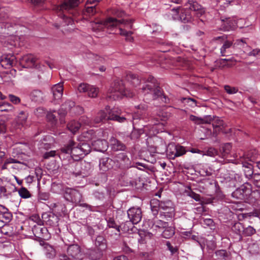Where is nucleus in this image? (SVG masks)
Here are the masks:
<instances>
[{
    "label": "nucleus",
    "instance_id": "f257e3e1",
    "mask_svg": "<svg viewBox=\"0 0 260 260\" xmlns=\"http://www.w3.org/2000/svg\"><path fill=\"white\" fill-rule=\"evenodd\" d=\"M172 18L174 20L179 19L183 23H190L194 20V18H200L205 13L204 8L197 2L189 0L188 4L185 8L178 7L173 8Z\"/></svg>",
    "mask_w": 260,
    "mask_h": 260
},
{
    "label": "nucleus",
    "instance_id": "f03ea898",
    "mask_svg": "<svg viewBox=\"0 0 260 260\" xmlns=\"http://www.w3.org/2000/svg\"><path fill=\"white\" fill-rule=\"evenodd\" d=\"M144 94H150L153 100L160 99L165 103H169L170 99L164 94L157 80L152 76H149L145 84L141 88Z\"/></svg>",
    "mask_w": 260,
    "mask_h": 260
},
{
    "label": "nucleus",
    "instance_id": "7ed1b4c3",
    "mask_svg": "<svg viewBox=\"0 0 260 260\" xmlns=\"http://www.w3.org/2000/svg\"><path fill=\"white\" fill-rule=\"evenodd\" d=\"M83 0H64L60 5L55 7V10L58 13V16L64 20L67 25L72 24L73 18L71 16H68L66 13L72 14L75 17L77 14L76 7L82 2Z\"/></svg>",
    "mask_w": 260,
    "mask_h": 260
},
{
    "label": "nucleus",
    "instance_id": "20e7f679",
    "mask_svg": "<svg viewBox=\"0 0 260 260\" xmlns=\"http://www.w3.org/2000/svg\"><path fill=\"white\" fill-rule=\"evenodd\" d=\"M134 95L135 94L133 92L125 89L122 80L116 79L114 81L111 87L108 90L106 99L108 101H115L119 98H121L123 95L128 98H132Z\"/></svg>",
    "mask_w": 260,
    "mask_h": 260
},
{
    "label": "nucleus",
    "instance_id": "39448f33",
    "mask_svg": "<svg viewBox=\"0 0 260 260\" xmlns=\"http://www.w3.org/2000/svg\"><path fill=\"white\" fill-rule=\"evenodd\" d=\"M133 19L129 20H117L116 18L109 17L105 21L99 20L98 21H91L92 29L94 31L102 30L104 27L109 29H112L118 26L120 24H123L125 25H128V28H132Z\"/></svg>",
    "mask_w": 260,
    "mask_h": 260
},
{
    "label": "nucleus",
    "instance_id": "423d86ee",
    "mask_svg": "<svg viewBox=\"0 0 260 260\" xmlns=\"http://www.w3.org/2000/svg\"><path fill=\"white\" fill-rule=\"evenodd\" d=\"M58 258L59 260H83L84 254L78 244H72L68 245L67 253L59 254Z\"/></svg>",
    "mask_w": 260,
    "mask_h": 260
},
{
    "label": "nucleus",
    "instance_id": "0eeeda50",
    "mask_svg": "<svg viewBox=\"0 0 260 260\" xmlns=\"http://www.w3.org/2000/svg\"><path fill=\"white\" fill-rule=\"evenodd\" d=\"M136 168L133 167L121 172L119 175V180L122 185L138 188Z\"/></svg>",
    "mask_w": 260,
    "mask_h": 260
},
{
    "label": "nucleus",
    "instance_id": "6e6552de",
    "mask_svg": "<svg viewBox=\"0 0 260 260\" xmlns=\"http://www.w3.org/2000/svg\"><path fill=\"white\" fill-rule=\"evenodd\" d=\"M70 167L72 169L70 172L76 176H81L85 177L89 176L92 171L91 164L85 160L72 163Z\"/></svg>",
    "mask_w": 260,
    "mask_h": 260
},
{
    "label": "nucleus",
    "instance_id": "1a4fd4ad",
    "mask_svg": "<svg viewBox=\"0 0 260 260\" xmlns=\"http://www.w3.org/2000/svg\"><path fill=\"white\" fill-rule=\"evenodd\" d=\"M127 214L129 221L124 223L123 229L124 231H128L129 229L126 228L128 224H136L138 223L142 219V213L141 209L139 207H132L127 211Z\"/></svg>",
    "mask_w": 260,
    "mask_h": 260
},
{
    "label": "nucleus",
    "instance_id": "9d476101",
    "mask_svg": "<svg viewBox=\"0 0 260 260\" xmlns=\"http://www.w3.org/2000/svg\"><path fill=\"white\" fill-rule=\"evenodd\" d=\"M158 208L161 210L160 216L162 219H172L175 215L174 204L170 200L159 202Z\"/></svg>",
    "mask_w": 260,
    "mask_h": 260
},
{
    "label": "nucleus",
    "instance_id": "9b49d317",
    "mask_svg": "<svg viewBox=\"0 0 260 260\" xmlns=\"http://www.w3.org/2000/svg\"><path fill=\"white\" fill-rule=\"evenodd\" d=\"M105 110L108 113L109 119L110 120L115 121L119 123L127 122L129 121H132L130 118L127 117L119 116L121 110L118 108L110 109V106H107L105 108Z\"/></svg>",
    "mask_w": 260,
    "mask_h": 260
},
{
    "label": "nucleus",
    "instance_id": "f8f14e48",
    "mask_svg": "<svg viewBox=\"0 0 260 260\" xmlns=\"http://www.w3.org/2000/svg\"><path fill=\"white\" fill-rule=\"evenodd\" d=\"M64 198L68 201L75 204H79L82 200V194L75 189L66 188L63 192Z\"/></svg>",
    "mask_w": 260,
    "mask_h": 260
},
{
    "label": "nucleus",
    "instance_id": "ddd939ff",
    "mask_svg": "<svg viewBox=\"0 0 260 260\" xmlns=\"http://www.w3.org/2000/svg\"><path fill=\"white\" fill-rule=\"evenodd\" d=\"M250 191V183L245 182L237 188L232 194L233 198L238 200H245L247 199L248 193Z\"/></svg>",
    "mask_w": 260,
    "mask_h": 260
},
{
    "label": "nucleus",
    "instance_id": "4468645a",
    "mask_svg": "<svg viewBox=\"0 0 260 260\" xmlns=\"http://www.w3.org/2000/svg\"><path fill=\"white\" fill-rule=\"evenodd\" d=\"M78 90L80 92H86L91 98H95L98 95L99 89L97 88L90 85L87 83H81L78 87Z\"/></svg>",
    "mask_w": 260,
    "mask_h": 260
},
{
    "label": "nucleus",
    "instance_id": "2eb2a0df",
    "mask_svg": "<svg viewBox=\"0 0 260 260\" xmlns=\"http://www.w3.org/2000/svg\"><path fill=\"white\" fill-rule=\"evenodd\" d=\"M221 24L220 29L223 31H230L235 29L236 27V21L230 17L221 16L220 17Z\"/></svg>",
    "mask_w": 260,
    "mask_h": 260
},
{
    "label": "nucleus",
    "instance_id": "dca6fc26",
    "mask_svg": "<svg viewBox=\"0 0 260 260\" xmlns=\"http://www.w3.org/2000/svg\"><path fill=\"white\" fill-rule=\"evenodd\" d=\"M36 58L31 54H26L20 59V64L25 68H32L35 66Z\"/></svg>",
    "mask_w": 260,
    "mask_h": 260
},
{
    "label": "nucleus",
    "instance_id": "f3484780",
    "mask_svg": "<svg viewBox=\"0 0 260 260\" xmlns=\"http://www.w3.org/2000/svg\"><path fill=\"white\" fill-rule=\"evenodd\" d=\"M85 255L90 260H99L103 255V251L94 247L87 250Z\"/></svg>",
    "mask_w": 260,
    "mask_h": 260
},
{
    "label": "nucleus",
    "instance_id": "a211bd4d",
    "mask_svg": "<svg viewBox=\"0 0 260 260\" xmlns=\"http://www.w3.org/2000/svg\"><path fill=\"white\" fill-rule=\"evenodd\" d=\"M8 210L4 206L0 205V221L3 223L2 226L9 222L12 219V215Z\"/></svg>",
    "mask_w": 260,
    "mask_h": 260
},
{
    "label": "nucleus",
    "instance_id": "6ab92c4d",
    "mask_svg": "<svg viewBox=\"0 0 260 260\" xmlns=\"http://www.w3.org/2000/svg\"><path fill=\"white\" fill-rule=\"evenodd\" d=\"M31 100L38 104L44 101V96L43 92L39 89H34L29 94Z\"/></svg>",
    "mask_w": 260,
    "mask_h": 260
},
{
    "label": "nucleus",
    "instance_id": "aec40b11",
    "mask_svg": "<svg viewBox=\"0 0 260 260\" xmlns=\"http://www.w3.org/2000/svg\"><path fill=\"white\" fill-rule=\"evenodd\" d=\"M63 85L59 83L53 86L51 88V92L55 100H60L63 94Z\"/></svg>",
    "mask_w": 260,
    "mask_h": 260
},
{
    "label": "nucleus",
    "instance_id": "412c9836",
    "mask_svg": "<svg viewBox=\"0 0 260 260\" xmlns=\"http://www.w3.org/2000/svg\"><path fill=\"white\" fill-rule=\"evenodd\" d=\"M109 141L111 148L113 151H124L125 150V145L115 138L112 137Z\"/></svg>",
    "mask_w": 260,
    "mask_h": 260
},
{
    "label": "nucleus",
    "instance_id": "4be33fe9",
    "mask_svg": "<svg viewBox=\"0 0 260 260\" xmlns=\"http://www.w3.org/2000/svg\"><path fill=\"white\" fill-rule=\"evenodd\" d=\"M95 247L104 251L107 248V240L104 236L102 235L98 236L94 240Z\"/></svg>",
    "mask_w": 260,
    "mask_h": 260
},
{
    "label": "nucleus",
    "instance_id": "5701e85b",
    "mask_svg": "<svg viewBox=\"0 0 260 260\" xmlns=\"http://www.w3.org/2000/svg\"><path fill=\"white\" fill-rule=\"evenodd\" d=\"M54 139L50 136H46L41 140L40 146L42 149L48 150L53 146Z\"/></svg>",
    "mask_w": 260,
    "mask_h": 260
},
{
    "label": "nucleus",
    "instance_id": "b1692460",
    "mask_svg": "<svg viewBox=\"0 0 260 260\" xmlns=\"http://www.w3.org/2000/svg\"><path fill=\"white\" fill-rule=\"evenodd\" d=\"M147 106L146 105H140L138 106V111L136 112L133 116V120L141 119L145 118L147 114L145 112L147 110Z\"/></svg>",
    "mask_w": 260,
    "mask_h": 260
},
{
    "label": "nucleus",
    "instance_id": "393cba45",
    "mask_svg": "<svg viewBox=\"0 0 260 260\" xmlns=\"http://www.w3.org/2000/svg\"><path fill=\"white\" fill-rule=\"evenodd\" d=\"M250 192L248 193L247 200L250 203H254L260 199V191L257 189L252 190L250 183Z\"/></svg>",
    "mask_w": 260,
    "mask_h": 260
},
{
    "label": "nucleus",
    "instance_id": "a878e982",
    "mask_svg": "<svg viewBox=\"0 0 260 260\" xmlns=\"http://www.w3.org/2000/svg\"><path fill=\"white\" fill-rule=\"evenodd\" d=\"M113 160L109 157L101 158L99 161V167L101 170L106 172L112 168Z\"/></svg>",
    "mask_w": 260,
    "mask_h": 260
},
{
    "label": "nucleus",
    "instance_id": "bb28decb",
    "mask_svg": "<svg viewBox=\"0 0 260 260\" xmlns=\"http://www.w3.org/2000/svg\"><path fill=\"white\" fill-rule=\"evenodd\" d=\"M77 142L73 140H70L63 147L60 148V154H67L71 155L72 150L75 146Z\"/></svg>",
    "mask_w": 260,
    "mask_h": 260
},
{
    "label": "nucleus",
    "instance_id": "cd10ccee",
    "mask_svg": "<svg viewBox=\"0 0 260 260\" xmlns=\"http://www.w3.org/2000/svg\"><path fill=\"white\" fill-rule=\"evenodd\" d=\"M125 79L128 82H129L134 86L136 87L139 85L141 83V79L139 78V76L131 72L126 73Z\"/></svg>",
    "mask_w": 260,
    "mask_h": 260
},
{
    "label": "nucleus",
    "instance_id": "c85d7f7f",
    "mask_svg": "<svg viewBox=\"0 0 260 260\" xmlns=\"http://www.w3.org/2000/svg\"><path fill=\"white\" fill-rule=\"evenodd\" d=\"M109 120H110L109 119V115L107 111L104 110H101L94 119V121L96 123L106 122Z\"/></svg>",
    "mask_w": 260,
    "mask_h": 260
},
{
    "label": "nucleus",
    "instance_id": "c756f323",
    "mask_svg": "<svg viewBox=\"0 0 260 260\" xmlns=\"http://www.w3.org/2000/svg\"><path fill=\"white\" fill-rule=\"evenodd\" d=\"M70 155L74 159L76 160H79L84 156L78 145V142H77L75 146L72 150V152Z\"/></svg>",
    "mask_w": 260,
    "mask_h": 260
},
{
    "label": "nucleus",
    "instance_id": "7c9ffc66",
    "mask_svg": "<svg viewBox=\"0 0 260 260\" xmlns=\"http://www.w3.org/2000/svg\"><path fill=\"white\" fill-rule=\"evenodd\" d=\"M176 145L174 143H170L168 145L166 152L168 157L171 159H174L177 157Z\"/></svg>",
    "mask_w": 260,
    "mask_h": 260
},
{
    "label": "nucleus",
    "instance_id": "2f4dec72",
    "mask_svg": "<svg viewBox=\"0 0 260 260\" xmlns=\"http://www.w3.org/2000/svg\"><path fill=\"white\" fill-rule=\"evenodd\" d=\"M96 13L95 5L89 6L86 5L85 9L83 11V18L85 19H88V17L93 16Z\"/></svg>",
    "mask_w": 260,
    "mask_h": 260
},
{
    "label": "nucleus",
    "instance_id": "473e14b6",
    "mask_svg": "<svg viewBox=\"0 0 260 260\" xmlns=\"http://www.w3.org/2000/svg\"><path fill=\"white\" fill-rule=\"evenodd\" d=\"M243 167L245 168L243 171L245 177L247 178L250 177L252 178L253 175L254 174H253L252 165L250 163L244 162H243Z\"/></svg>",
    "mask_w": 260,
    "mask_h": 260
},
{
    "label": "nucleus",
    "instance_id": "72a5a7b5",
    "mask_svg": "<svg viewBox=\"0 0 260 260\" xmlns=\"http://www.w3.org/2000/svg\"><path fill=\"white\" fill-rule=\"evenodd\" d=\"M82 123L76 120H72L68 123L67 127L72 133H76L81 127Z\"/></svg>",
    "mask_w": 260,
    "mask_h": 260
},
{
    "label": "nucleus",
    "instance_id": "f704fd0d",
    "mask_svg": "<svg viewBox=\"0 0 260 260\" xmlns=\"http://www.w3.org/2000/svg\"><path fill=\"white\" fill-rule=\"evenodd\" d=\"M14 56L9 57L8 56L3 57L1 59V63L3 67L5 66V68L12 67L14 63Z\"/></svg>",
    "mask_w": 260,
    "mask_h": 260
},
{
    "label": "nucleus",
    "instance_id": "c9c22d12",
    "mask_svg": "<svg viewBox=\"0 0 260 260\" xmlns=\"http://www.w3.org/2000/svg\"><path fill=\"white\" fill-rule=\"evenodd\" d=\"M3 181L0 179V198H8L11 194V191L3 185Z\"/></svg>",
    "mask_w": 260,
    "mask_h": 260
},
{
    "label": "nucleus",
    "instance_id": "e433bc0d",
    "mask_svg": "<svg viewBox=\"0 0 260 260\" xmlns=\"http://www.w3.org/2000/svg\"><path fill=\"white\" fill-rule=\"evenodd\" d=\"M232 149V146L230 143L224 144L220 148L221 155L223 158H227L228 155L230 154Z\"/></svg>",
    "mask_w": 260,
    "mask_h": 260
},
{
    "label": "nucleus",
    "instance_id": "4c0bfd02",
    "mask_svg": "<svg viewBox=\"0 0 260 260\" xmlns=\"http://www.w3.org/2000/svg\"><path fill=\"white\" fill-rule=\"evenodd\" d=\"M200 222L204 228L209 227L211 230L215 229L214 222L211 218H201L200 219Z\"/></svg>",
    "mask_w": 260,
    "mask_h": 260
},
{
    "label": "nucleus",
    "instance_id": "58836bf2",
    "mask_svg": "<svg viewBox=\"0 0 260 260\" xmlns=\"http://www.w3.org/2000/svg\"><path fill=\"white\" fill-rule=\"evenodd\" d=\"M230 187H235L237 186L238 183H242V176L238 174H235L234 176L231 177V179L229 180Z\"/></svg>",
    "mask_w": 260,
    "mask_h": 260
},
{
    "label": "nucleus",
    "instance_id": "ea45409f",
    "mask_svg": "<svg viewBox=\"0 0 260 260\" xmlns=\"http://www.w3.org/2000/svg\"><path fill=\"white\" fill-rule=\"evenodd\" d=\"M144 133V130L143 128L136 129L134 128L129 135V137L132 140H137Z\"/></svg>",
    "mask_w": 260,
    "mask_h": 260
},
{
    "label": "nucleus",
    "instance_id": "a19ab883",
    "mask_svg": "<svg viewBox=\"0 0 260 260\" xmlns=\"http://www.w3.org/2000/svg\"><path fill=\"white\" fill-rule=\"evenodd\" d=\"M175 234L174 229L171 226H168L162 232V237L166 239H169L172 237Z\"/></svg>",
    "mask_w": 260,
    "mask_h": 260
},
{
    "label": "nucleus",
    "instance_id": "79ce46f5",
    "mask_svg": "<svg viewBox=\"0 0 260 260\" xmlns=\"http://www.w3.org/2000/svg\"><path fill=\"white\" fill-rule=\"evenodd\" d=\"M243 229V225L239 222H235L232 227V231L236 233L237 234L240 235L241 238H242V234Z\"/></svg>",
    "mask_w": 260,
    "mask_h": 260
},
{
    "label": "nucleus",
    "instance_id": "37998d69",
    "mask_svg": "<svg viewBox=\"0 0 260 260\" xmlns=\"http://www.w3.org/2000/svg\"><path fill=\"white\" fill-rule=\"evenodd\" d=\"M215 255L220 259L228 260L230 256V253L225 250L221 249L215 252Z\"/></svg>",
    "mask_w": 260,
    "mask_h": 260
},
{
    "label": "nucleus",
    "instance_id": "c03bdc74",
    "mask_svg": "<svg viewBox=\"0 0 260 260\" xmlns=\"http://www.w3.org/2000/svg\"><path fill=\"white\" fill-rule=\"evenodd\" d=\"M78 145L84 156L90 152L91 147L89 144L86 142H78Z\"/></svg>",
    "mask_w": 260,
    "mask_h": 260
},
{
    "label": "nucleus",
    "instance_id": "a18cd8bd",
    "mask_svg": "<svg viewBox=\"0 0 260 260\" xmlns=\"http://www.w3.org/2000/svg\"><path fill=\"white\" fill-rule=\"evenodd\" d=\"M50 193L47 192H44L39 190L37 196V199L39 202H43L48 200L50 198Z\"/></svg>",
    "mask_w": 260,
    "mask_h": 260
},
{
    "label": "nucleus",
    "instance_id": "49530a36",
    "mask_svg": "<svg viewBox=\"0 0 260 260\" xmlns=\"http://www.w3.org/2000/svg\"><path fill=\"white\" fill-rule=\"evenodd\" d=\"M168 117L167 113L164 112L163 111H160L156 115V117L152 120H156V122H154V125L159 124L160 123L159 120L165 121Z\"/></svg>",
    "mask_w": 260,
    "mask_h": 260
},
{
    "label": "nucleus",
    "instance_id": "de8ad7c7",
    "mask_svg": "<svg viewBox=\"0 0 260 260\" xmlns=\"http://www.w3.org/2000/svg\"><path fill=\"white\" fill-rule=\"evenodd\" d=\"M104 144H105V146H107V142L106 141L99 139L96 141H94L92 143V145L94 147V148L98 151H103V149L105 148L103 146Z\"/></svg>",
    "mask_w": 260,
    "mask_h": 260
},
{
    "label": "nucleus",
    "instance_id": "09e8293b",
    "mask_svg": "<svg viewBox=\"0 0 260 260\" xmlns=\"http://www.w3.org/2000/svg\"><path fill=\"white\" fill-rule=\"evenodd\" d=\"M187 189L185 190V193L187 195L196 201H200L201 200L200 195L193 191L190 186H187Z\"/></svg>",
    "mask_w": 260,
    "mask_h": 260
},
{
    "label": "nucleus",
    "instance_id": "8fccbe9b",
    "mask_svg": "<svg viewBox=\"0 0 260 260\" xmlns=\"http://www.w3.org/2000/svg\"><path fill=\"white\" fill-rule=\"evenodd\" d=\"M255 233L256 230L253 227L248 226L247 228L244 227L242 235L244 237H249L255 234Z\"/></svg>",
    "mask_w": 260,
    "mask_h": 260
},
{
    "label": "nucleus",
    "instance_id": "3c124183",
    "mask_svg": "<svg viewBox=\"0 0 260 260\" xmlns=\"http://www.w3.org/2000/svg\"><path fill=\"white\" fill-rule=\"evenodd\" d=\"M107 226L109 228H113L116 230L118 233H120V228L121 226L119 225H117L114 219L110 218L108 220H107ZM116 235H119L120 234H115Z\"/></svg>",
    "mask_w": 260,
    "mask_h": 260
},
{
    "label": "nucleus",
    "instance_id": "603ef678",
    "mask_svg": "<svg viewBox=\"0 0 260 260\" xmlns=\"http://www.w3.org/2000/svg\"><path fill=\"white\" fill-rule=\"evenodd\" d=\"M27 117V113L24 111H21L18 116L17 122L21 125H23L25 123Z\"/></svg>",
    "mask_w": 260,
    "mask_h": 260
},
{
    "label": "nucleus",
    "instance_id": "864d4df0",
    "mask_svg": "<svg viewBox=\"0 0 260 260\" xmlns=\"http://www.w3.org/2000/svg\"><path fill=\"white\" fill-rule=\"evenodd\" d=\"M18 193L23 199H27L31 197L30 192L24 187H21L19 189Z\"/></svg>",
    "mask_w": 260,
    "mask_h": 260
},
{
    "label": "nucleus",
    "instance_id": "5fc2aeb1",
    "mask_svg": "<svg viewBox=\"0 0 260 260\" xmlns=\"http://www.w3.org/2000/svg\"><path fill=\"white\" fill-rule=\"evenodd\" d=\"M163 219L161 218V219L155 221L154 225L155 227L162 229L167 228L169 225V223L167 221H164Z\"/></svg>",
    "mask_w": 260,
    "mask_h": 260
},
{
    "label": "nucleus",
    "instance_id": "6e6d98bb",
    "mask_svg": "<svg viewBox=\"0 0 260 260\" xmlns=\"http://www.w3.org/2000/svg\"><path fill=\"white\" fill-rule=\"evenodd\" d=\"M46 248L49 252H46V254L47 257L49 258H53L55 255V249L50 245L46 244Z\"/></svg>",
    "mask_w": 260,
    "mask_h": 260
},
{
    "label": "nucleus",
    "instance_id": "4d7b16f0",
    "mask_svg": "<svg viewBox=\"0 0 260 260\" xmlns=\"http://www.w3.org/2000/svg\"><path fill=\"white\" fill-rule=\"evenodd\" d=\"M232 42L229 41H226L220 49V52L222 56H225L226 50L230 48L232 45Z\"/></svg>",
    "mask_w": 260,
    "mask_h": 260
},
{
    "label": "nucleus",
    "instance_id": "13d9d810",
    "mask_svg": "<svg viewBox=\"0 0 260 260\" xmlns=\"http://www.w3.org/2000/svg\"><path fill=\"white\" fill-rule=\"evenodd\" d=\"M12 106L9 103L0 102V111H8L11 110Z\"/></svg>",
    "mask_w": 260,
    "mask_h": 260
},
{
    "label": "nucleus",
    "instance_id": "bf43d9fd",
    "mask_svg": "<svg viewBox=\"0 0 260 260\" xmlns=\"http://www.w3.org/2000/svg\"><path fill=\"white\" fill-rule=\"evenodd\" d=\"M214 120L213 123H212V125L214 128L219 127L220 126H222L224 124V122L222 120L220 119L218 117L214 116Z\"/></svg>",
    "mask_w": 260,
    "mask_h": 260
},
{
    "label": "nucleus",
    "instance_id": "052dcab7",
    "mask_svg": "<svg viewBox=\"0 0 260 260\" xmlns=\"http://www.w3.org/2000/svg\"><path fill=\"white\" fill-rule=\"evenodd\" d=\"M176 152L177 157L182 156L185 154L187 150H186L184 147L180 145H176Z\"/></svg>",
    "mask_w": 260,
    "mask_h": 260
},
{
    "label": "nucleus",
    "instance_id": "680f3d73",
    "mask_svg": "<svg viewBox=\"0 0 260 260\" xmlns=\"http://www.w3.org/2000/svg\"><path fill=\"white\" fill-rule=\"evenodd\" d=\"M251 179L253 184L256 187L260 188V174H254L253 175Z\"/></svg>",
    "mask_w": 260,
    "mask_h": 260
},
{
    "label": "nucleus",
    "instance_id": "e2e57ef3",
    "mask_svg": "<svg viewBox=\"0 0 260 260\" xmlns=\"http://www.w3.org/2000/svg\"><path fill=\"white\" fill-rule=\"evenodd\" d=\"M73 106H74V103L70 101L64 102L61 106L63 109L68 111H70Z\"/></svg>",
    "mask_w": 260,
    "mask_h": 260
},
{
    "label": "nucleus",
    "instance_id": "0e129e2a",
    "mask_svg": "<svg viewBox=\"0 0 260 260\" xmlns=\"http://www.w3.org/2000/svg\"><path fill=\"white\" fill-rule=\"evenodd\" d=\"M224 90L226 91V92L229 94H234L238 92V90L236 87H231L229 85H225L224 86Z\"/></svg>",
    "mask_w": 260,
    "mask_h": 260
},
{
    "label": "nucleus",
    "instance_id": "69168bd1",
    "mask_svg": "<svg viewBox=\"0 0 260 260\" xmlns=\"http://www.w3.org/2000/svg\"><path fill=\"white\" fill-rule=\"evenodd\" d=\"M166 245L167 246V248L170 251L172 254H174L178 252V247L177 246H172L170 242L168 241L166 243Z\"/></svg>",
    "mask_w": 260,
    "mask_h": 260
},
{
    "label": "nucleus",
    "instance_id": "338daca9",
    "mask_svg": "<svg viewBox=\"0 0 260 260\" xmlns=\"http://www.w3.org/2000/svg\"><path fill=\"white\" fill-rule=\"evenodd\" d=\"M205 154L207 155L213 157V156H215V155L218 154V151L214 148L210 147L207 150Z\"/></svg>",
    "mask_w": 260,
    "mask_h": 260
},
{
    "label": "nucleus",
    "instance_id": "774afa93",
    "mask_svg": "<svg viewBox=\"0 0 260 260\" xmlns=\"http://www.w3.org/2000/svg\"><path fill=\"white\" fill-rule=\"evenodd\" d=\"M68 112V111L65 110V109H63L61 107L58 110V112H57V114L58 116H59L61 122L63 121V118L66 115Z\"/></svg>",
    "mask_w": 260,
    "mask_h": 260
}]
</instances>
